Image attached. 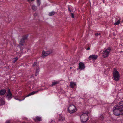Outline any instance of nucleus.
<instances>
[{
	"label": "nucleus",
	"mask_w": 123,
	"mask_h": 123,
	"mask_svg": "<svg viewBox=\"0 0 123 123\" xmlns=\"http://www.w3.org/2000/svg\"><path fill=\"white\" fill-rule=\"evenodd\" d=\"M50 123H55V122L53 120H52L51 122H50Z\"/></svg>",
	"instance_id": "obj_30"
},
{
	"label": "nucleus",
	"mask_w": 123,
	"mask_h": 123,
	"mask_svg": "<svg viewBox=\"0 0 123 123\" xmlns=\"http://www.w3.org/2000/svg\"><path fill=\"white\" fill-rule=\"evenodd\" d=\"M33 94H32V92L30 93L28 95L26 96V97L29 96L30 95H33Z\"/></svg>",
	"instance_id": "obj_27"
},
{
	"label": "nucleus",
	"mask_w": 123,
	"mask_h": 123,
	"mask_svg": "<svg viewBox=\"0 0 123 123\" xmlns=\"http://www.w3.org/2000/svg\"><path fill=\"white\" fill-rule=\"evenodd\" d=\"M113 35L114 36H115V35H116V34H115V32H113Z\"/></svg>",
	"instance_id": "obj_34"
},
{
	"label": "nucleus",
	"mask_w": 123,
	"mask_h": 123,
	"mask_svg": "<svg viewBox=\"0 0 123 123\" xmlns=\"http://www.w3.org/2000/svg\"><path fill=\"white\" fill-rule=\"evenodd\" d=\"M28 2H30V0H27Z\"/></svg>",
	"instance_id": "obj_39"
},
{
	"label": "nucleus",
	"mask_w": 123,
	"mask_h": 123,
	"mask_svg": "<svg viewBox=\"0 0 123 123\" xmlns=\"http://www.w3.org/2000/svg\"><path fill=\"white\" fill-rule=\"evenodd\" d=\"M37 62H35L33 64V66H36L37 64Z\"/></svg>",
	"instance_id": "obj_26"
},
{
	"label": "nucleus",
	"mask_w": 123,
	"mask_h": 123,
	"mask_svg": "<svg viewBox=\"0 0 123 123\" xmlns=\"http://www.w3.org/2000/svg\"><path fill=\"white\" fill-rule=\"evenodd\" d=\"M6 91L5 89H2L0 91V95H4L6 93Z\"/></svg>",
	"instance_id": "obj_12"
},
{
	"label": "nucleus",
	"mask_w": 123,
	"mask_h": 123,
	"mask_svg": "<svg viewBox=\"0 0 123 123\" xmlns=\"http://www.w3.org/2000/svg\"><path fill=\"white\" fill-rule=\"evenodd\" d=\"M100 119L103 120V116L102 115H101L100 117Z\"/></svg>",
	"instance_id": "obj_29"
},
{
	"label": "nucleus",
	"mask_w": 123,
	"mask_h": 123,
	"mask_svg": "<svg viewBox=\"0 0 123 123\" xmlns=\"http://www.w3.org/2000/svg\"><path fill=\"white\" fill-rule=\"evenodd\" d=\"M24 123H26L25 122H24Z\"/></svg>",
	"instance_id": "obj_43"
},
{
	"label": "nucleus",
	"mask_w": 123,
	"mask_h": 123,
	"mask_svg": "<svg viewBox=\"0 0 123 123\" xmlns=\"http://www.w3.org/2000/svg\"><path fill=\"white\" fill-rule=\"evenodd\" d=\"M7 93H8L6 96V97H7L8 99L10 100L12 98V95L10 92V89L9 88L8 89Z\"/></svg>",
	"instance_id": "obj_7"
},
{
	"label": "nucleus",
	"mask_w": 123,
	"mask_h": 123,
	"mask_svg": "<svg viewBox=\"0 0 123 123\" xmlns=\"http://www.w3.org/2000/svg\"><path fill=\"white\" fill-rule=\"evenodd\" d=\"M47 88H45V89H47Z\"/></svg>",
	"instance_id": "obj_42"
},
{
	"label": "nucleus",
	"mask_w": 123,
	"mask_h": 123,
	"mask_svg": "<svg viewBox=\"0 0 123 123\" xmlns=\"http://www.w3.org/2000/svg\"><path fill=\"white\" fill-rule=\"evenodd\" d=\"M100 35L101 34L100 33H96L95 34V35L96 36L99 35Z\"/></svg>",
	"instance_id": "obj_25"
},
{
	"label": "nucleus",
	"mask_w": 123,
	"mask_h": 123,
	"mask_svg": "<svg viewBox=\"0 0 123 123\" xmlns=\"http://www.w3.org/2000/svg\"><path fill=\"white\" fill-rule=\"evenodd\" d=\"M0 101L1 105H4L5 104V101L2 98H0Z\"/></svg>",
	"instance_id": "obj_14"
},
{
	"label": "nucleus",
	"mask_w": 123,
	"mask_h": 123,
	"mask_svg": "<svg viewBox=\"0 0 123 123\" xmlns=\"http://www.w3.org/2000/svg\"><path fill=\"white\" fill-rule=\"evenodd\" d=\"M34 0H31V1H33Z\"/></svg>",
	"instance_id": "obj_37"
},
{
	"label": "nucleus",
	"mask_w": 123,
	"mask_h": 123,
	"mask_svg": "<svg viewBox=\"0 0 123 123\" xmlns=\"http://www.w3.org/2000/svg\"><path fill=\"white\" fill-rule=\"evenodd\" d=\"M23 49V48H20V49H21L22 50Z\"/></svg>",
	"instance_id": "obj_38"
},
{
	"label": "nucleus",
	"mask_w": 123,
	"mask_h": 123,
	"mask_svg": "<svg viewBox=\"0 0 123 123\" xmlns=\"http://www.w3.org/2000/svg\"><path fill=\"white\" fill-rule=\"evenodd\" d=\"M111 49V48L108 47L105 51H104L103 54V57L104 58H106L107 57Z\"/></svg>",
	"instance_id": "obj_4"
},
{
	"label": "nucleus",
	"mask_w": 123,
	"mask_h": 123,
	"mask_svg": "<svg viewBox=\"0 0 123 123\" xmlns=\"http://www.w3.org/2000/svg\"><path fill=\"white\" fill-rule=\"evenodd\" d=\"M79 69L81 70H83L85 68L84 64L82 62H80L79 63Z\"/></svg>",
	"instance_id": "obj_8"
},
{
	"label": "nucleus",
	"mask_w": 123,
	"mask_h": 123,
	"mask_svg": "<svg viewBox=\"0 0 123 123\" xmlns=\"http://www.w3.org/2000/svg\"><path fill=\"white\" fill-rule=\"evenodd\" d=\"M76 84L75 82H70L69 86L71 88H73L74 87L76 86Z\"/></svg>",
	"instance_id": "obj_9"
},
{
	"label": "nucleus",
	"mask_w": 123,
	"mask_h": 123,
	"mask_svg": "<svg viewBox=\"0 0 123 123\" xmlns=\"http://www.w3.org/2000/svg\"><path fill=\"white\" fill-rule=\"evenodd\" d=\"M28 36L25 35L23 36L22 38L23 40L25 41V40H27L28 38Z\"/></svg>",
	"instance_id": "obj_17"
},
{
	"label": "nucleus",
	"mask_w": 123,
	"mask_h": 123,
	"mask_svg": "<svg viewBox=\"0 0 123 123\" xmlns=\"http://www.w3.org/2000/svg\"><path fill=\"white\" fill-rule=\"evenodd\" d=\"M55 13V12L54 11H52L50 12L48 14V15L51 16L54 15Z\"/></svg>",
	"instance_id": "obj_18"
},
{
	"label": "nucleus",
	"mask_w": 123,
	"mask_h": 123,
	"mask_svg": "<svg viewBox=\"0 0 123 123\" xmlns=\"http://www.w3.org/2000/svg\"><path fill=\"white\" fill-rule=\"evenodd\" d=\"M88 112L86 113H83L80 115V118L82 123H85L87 121L88 118Z\"/></svg>",
	"instance_id": "obj_3"
},
{
	"label": "nucleus",
	"mask_w": 123,
	"mask_h": 123,
	"mask_svg": "<svg viewBox=\"0 0 123 123\" xmlns=\"http://www.w3.org/2000/svg\"><path fill=\"white\" fill-rule=\"evenodd\" d=\"M113 113L116 116L123 115V101L119 102L113 108Z\"/></svg>",
	"instance_id": "obj_1"
},
{
	"label": "nucleus",
	"mask_w": 123,
	"mask_h": 123,
	"mask_svg": "<svg viewBox=\"0 0 123 123\" xmlns=\"http://www.w3.org/2000/svg\"><path fill=\"white\" fill-rule=\"evenodd\" d=\"M70 69H71L72 68L71 67H70Z\"/></svg>",
	"instance_id": "obj_40"
},
{
	"label": "nucleus",
	"mask_w": 123,
	"mask_h": 123,
	"mask_svg": "<svg viewBox=\"0 0 123 123\" xmlns=\"http://www.w3.org/2000/svg\"><path fill=\"white\" fill-rule=\"evenodd\" d=\"M113 76L114 80L116 81H118L119 78V75L118 71L116 70L114 73Z\"/></svg>",
	"instance_id": "obj_6"
},
{
	"label": "nucleus",
	"mask_w": 123,
	"mask_h": 123,
	"mask_svg": "<svg viewBox=\"0 0 123 123\" xmlns=\"http://www.w3.org/2000/svg\"><path fill=\"white\" fill-rule=\"evenodd\" d=\"M65 120V118L62 116L60 115L58 119L59 121H63Z\"/></svg>",
	"instance_id": "obj_16"
},
{
	"label": "nucleus",
	"mask_w": 123,
	"mask_h": 123,
	"mask_svg": "<svg viewBox=\"0 0 123 123\" xmlns=\"http://www.w3.org/2000/svg\"><path fill=\"white\" fill-rule=\"evenodd\" d=\"M105 0H103V2L104 3H105V2H104Z\"/></svg>",
	"instance_id": "obj_36"
},
{
	"label": "nucleus",
	"mask_w": 123,
	"mask_h": 123,
	"mask_svg": "<svg viewBox=\"0 0 123 123\" xmlns=\"http://www.w3.org/2000/svg\"><path fill=\"white\" fill-rule=\"evenodd\" d=\"M120 23V21L119 20H118L114 23V25H117L119 24Z\"/></svg>",
	"instance_id": "obj_22"
},
{
	"label": "nucleus",
	"mask_w": 123,
	"mask_h": 123,
	"mask_svg": "<svg viewBox=\"0 0 123 123\" xmlns=\"http://www.w3.org/2000/svg\"><path fill=\"white\" fill-rule=\"evenodd\" d=\"M25 41L21 39L20 41L19 45L20 46H22L24 45Z\"/></svg>",
	"instance_id": "obj_13"
},
{
	"label": "nucleus",
	"mask_w": 123,
	"mask_h": 123,
	"mask_svg": "<svg viewBox=\"0 0 123 123\" xmlns=\"http://www.w3.org/2000/svg\"><path fill=\"white\" fill-rule=\"evenodd\" d=\"M59 82L58 81H56L53 82H52V86H53L56 85V84H58L59 83Z\"/></svg>",
	"instance_id": "obj_20"
},
{
	"label": "nucleus",
	"mask_w": 123,
	"mask_h": 123,
	"mask_svg": "<svg viewBox=\"0 0 123 123\" xmlns=\"http://www.w3.org/2000/svg\"><path fill=\"white\" fill-rule=\"evenodd\" d=\"M37 6H39L41 4L40 0H37Z\"/></svg>",
	"instance_id": "obj_21"
},
{
	"label": "nucleus",
	"mask_w": 123,
	"mask_h": 123,
	"mask_svg": "<svg viewBox=\"0 0 123 123\" xmlns=\"http://www.w3.org/2000/svg\"><path fill=\"white\" fill-rule=\"evenodd\" d=\"M32 9L34 11H36L37 9V7L34 5H32Z\"/></svg>",
	"instance_id": "obj_19"
},
{
	"label": "nucleus",
	"mask_w": 123,
	"mask_h": 123,
	"mask_svg": "<svg viewBox=\"0 0 123 123\" xmlns=\"http://www.w3.org/2000/svg\"><path fill=\"white\" fill-rule=\"evenodd\" d=\"M74 40V39H73V40Z\"/></svg>",
	"instance_id": "obj_41"
},
{
	"label": "nucleus",
	"mask_w": 123,
	"mask_h": 123,
	"mask_svg": "<svg viewBox=\"0 0 123 123\" xmlns=\"http://www.w3.org/2000/svg\"><path fill=\"white\" fill-rule=\"evenodd\" d=\"M33 119L35 121H40L42 120L41 117L39 116H37L35 118H34Z\"/></svg>",
	"instance_id": "obj_11"
},
{
	"label": "nucleus",
	"mask_w": 123,
	"mask_h": 123,
	"mask_svg": "<svg viewBox=\"0 0 123 123\" xmlns=\"http://www.w3.org/2000/svg\"><path fill=\"white\" fill-rule=\"evenodd\" d=\"M71 15L72 17L73 18H74V16L73 13H72L71 14Z\"/></svg>",
	"instance_id": "obj_28"
},
{
	"label": "nucleus",
	"mask_w": 123,
	"mask_h": 123,
	"mask_svg": "<svg viewBox=\"0 0 123 123\" xmlns=\"http://www.w3.org/2000/svg\"><path fill=\"white\" fill-rule=\"evenodd\" d=\"M53 52V51L52 50H49V51L46 52L43 51L42 53V57L44 58L50 54H51Z\"/></svg>",
	"instance_id": "obj_5"
},
{
	"label": "nucleus",
	"mask_w": 123,
	"mask_h": 123,
	"mask_svg": "<svg viewBox=\"0 0 123 123\" xmlns=\"http://www.w3.org/2000/svg\"><path fill=\"white\" fill-rule=\"evenodd\" d=\"M68 112L71 114L75 113L77 111V109L74 105H71L68 108Z\"/></svg>",
	"instance_id": "obj_2"
},
{
	"label": "nucleus",
	"mask_w": 123,
	"mask_h": 123,
	"mask_svg": "<svg viewBox=\"0 0 123 123\" xmlns=\"http://www.w3.org/2000/svg\"><path fill=\"white\" fill-rule=\"evenodd\" d=\"M90 49V47H89L87 49H86L87 50H89Z\"/></svg>",
	"instance_id": "obj_33"
},
{
	"label": "nucleus",
	"mask_w": 123,
	"mask_h": 123,
	"mask_svg": "<svg viewBox=\"0 0 123 123\" xmlns=\"http://www.w3.org/2000/svg\"><path fill=\"white\" fill-rule=\"evenodd\" d=\"M38 92V91H32V92H31L32 93V94L33 95L36 93H37Z\"/></svg>",
	"instance_id": "obj_24"
},
{
	"label": "nucleus",
	"mask_w": 123,
	"mask_h": 123,
	"mask_svg": "<svg viewBox=\"0 0 123 123\" xmlns=\"http://www.w3.org/2000/svg\"><path fill=\"white\" fill-rule=\"evenodd\" d=\"M68 9V10H69V11H70L71 12V10H70V9L69 8V7Z\"/></svg>",
	"instance_id": "obj_35"
},
{
	"label": "nucleus",
	"mask_w": 123,
	"mask_h": 123,
	"mask_svg": "<svg viewBox=\"0 0 123 123\" xmlns=\"http://www.w3.org/2000/svg\"><path fill=\"white\" fill-rule=\"evenodd\" d=\"M39 67L37 66L36 68V74L35 76H36L38 74V73L39 72Z\"/></svg>",
	"instance_id": "obj_15"
},
{
	"label": "nucleus",
	"mask_w": 123,
	"mask_h": 123,
	"mask_svg": "<svg viewBox=\"0 0 123 123\" xmlns=\"http://www.w3.org/2000/svg\"><path fill=\"white\" fill-rule=\"evenodd\" d=\"M6 123H10V121L9 120L7 121Z\"/></svg>",
	"instance_id": "obj_32"
},
{
	"label": "nucleus",
	"mask_w": 123,
	"mask_h": 123,
	"mask_svg": "<svg viewBox=\"0 0 123 123\" xmlns=\"http://www.w3.org/2000/svg\"><path fill=\"white\" fill-rule=\"evenodd\" d=\"M98 56L96 55H90L89 57V58L95 60L97 58Z\"/></svg>",
	"instance_id": "obj_10"
},
{
	"label": "nucleus",
	"mask_w": 123,
	"mask_h": 123,
	"mask_svg": "<svg viewBox=\"0 0 123 123\" xmlns=\"http://www.w3.org/2000/svg\"><path fill=\"white\" fill-rule=\"evenodd\" d=\"M121 52H122V51H121Z\"/></svg>",
	"instance_id": "obj_44"
},
{
	"label": "nucleus",
	"mask_w": 123,
	"mask_h": 123,
	"mask_svg": "<svg viewBox=\"0 0 123 123\" xmlns=\"http://www.w3.org/2000/svg\"><path fill=\"white\" fill-rule=\"evenodd\" d=\"M18 57H16L13 59H14V60L13 61V62L14 63H15L18 60Z\"/></svg>",
	"instance_id": "obj_23"
},
{
	"label": "nucleus",
	"mask_w": 123,
	"mask_h": 123,
	"mask_svg": "<svg viewBox=\"0 0 123 123\" xmlns=\"http://www.w3.org/2000/svg\"><path fill=\"white\" fill-rule=\"evenodd\" d=\"M37 13H35L34 14V15L35 17L37 16Z\"/></svg>",
	"instance_id": "obj_31"
}]
</instances>
